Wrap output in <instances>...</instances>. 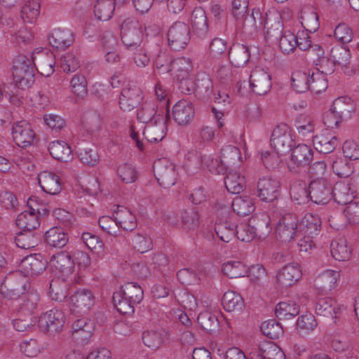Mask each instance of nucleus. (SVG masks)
Segmentation results:
<instances>
[{
	"label": "nucleus",
	"mask_w": 359,
	"mask_h": 359,
	"mask_svg": "<svg viewBox=\"0 0 359 359\" xmlns=\"http://www.w3.org/2000/svg\"><path fill=\"white\" fill-rule=\"evenodd\" d=\"M45 241L50 246L61 248L67 245L68 236L62 228L55 226L46 232Z\"/></svg>",
	"instance_id": "58836bf2"
},
{
	"label": "nucleus",
	"mask_w": 359,
	"mask_h": 359,
	"mask_svg": "<svg viewBox=\"0 0 359 359\" xmlns=\"http://www.w3.org/2000/svg\"><path fill=\"white\" fill-rule=\"evenodd\" d=\"M29 285L27 278L20 272L7 276L1 285V294L6 298L16 299Z\"/></svg>",
	"instance_id": "20e7f679"
},
{
	"label": "nucleus",
	"mask_w": 359,
	"mask_h": 359,
	"mask_svg": "<svg viewBox=\"0 0 359 359\" xmlns=\"http://www.w3.org/2000/svg\"><path fill=\"white\" fill-rule=\"evenodd\" d=\"M298 226L296 215L288 213L283 215L276 226V237L283 242H290L294 239Z\"/></svg>",
	"instance_id": "2eb2a0df"
},
{
	"label": "nucleus",
	"mask_w": 359,
	"mask_h": 359,
	"mask_svg": "<svg viewBox=\"0 0 359 359\" xmlns=\"http://www.w3.org/2000/svg\"><path fill=\"white\" fill-rule=\"evenodd\" d=\"M302 277V271L297 264L285 266L276 276L277 282L283 287L294 285Z\"/></svg>",
	"instance_id": "4be33fe9"
},
{
	"label": "nucleus",
	"mask_w": 359,
	"mask_h": 359,
	"mask_svg": "<svg viewBox=\"0 0 359 359\" xmlns=\"http://www.w3.org/2000/svg\"><path fill=\"white\" fill-rule=\"evenodd\" d=\"M313 157L312 149L306 144H299L292 150L287 163V168L293 174L305 172L306 168L310 165Z\"/></svg>",
	"instance_id": "f03ea898"
},
{
	"label": "nucleus",
	"mask_w": 359,
	"mask_h": 359,
	"mask_svg": "<svg viewBox=\"0 0 359 359\" xmlns=\"http://www.w3.org/2000/svg\"><path fill=\"white\" fill-rule=\"evenodd\" d=\"M39 306V294L35 291H30L22 297V302L20 304V310L31 316Z\"/></svg>",
	"instance_id": "603ef678"
},
{
	"label": "nucleus",
	"mask_w": 359,
	"mask_h": 359,
	"mask_svg": "<svg viewBox=\"0 0 359 359\" xmlns=\"http://www.w3.org/2000/svg\"><path fill=\"white\" fill-rule=\"evenodd\" d=\"M12 135L15 144L25 148L34 143L35 134L29 123L22 121L13 126Z\"/></svg>",
	"instance_id": "dca6fc26"
},
{
	"label": "nucleus",
	"mask_w": 359,
	"mask_h": 359,
	"mask_svg": "<svg viewBox=\"0 0 359 359\" xmlns=\"http://www.w3.org/2000/svg\"><path fill=\"white\" fill-rule=\"evenodd\" d=\"M72 328L73 334L80 333L81 337L83 339L89 338L94 331L93 323L85 318L74 320Z\"/></svg>",
	"instance_id": "13d9d810"
},
{
	"label": "nucleus",
	"mask_w": 359,
	"mask_h": 359,
	"mask_svg": "<svg viewBox=\"0 0 359 359\" xmlns=\"http://www.w3.org/2000/svg\"><path fill=\"white\" fill-rule=\"evenodd\" d=\"M191 25L196 34L202 37L209 29L205 11L201 7L195 8L191 15Z\"/></svg>",
	"instance_id": "393cba45"
},
{
	"label": "nucleus",
	"mask_w": 359,
	"mask_h": 359,
	"mask_svg": "<svg viewBox=\"0 0 359 359\" xmlns=\"http://www.w3.org/2000/svg\"><path fill=\"white\" fill-rule=\"evenodd\" d=\"M280 182L271 177H264L257 182V197L264 202L271 203L280 195Z\"/></svg>",
	"instance_id": "f8f14e48"
},
{
	"label": "nucleus",
	"mask_w": 359,
	"mask_h": 359,
	"mask_svg": "<svg viewBox=\"0 0 359 359\" xmlns=\"http://www.w3.org/2000/svg\"><path fill=\"white\" fill-rule=\"evenodd\" d=\"M224 275L230 278L243 277L248 271L245 265L241 262H229L222 266Z\"/></svg>",
	"instance_id": "680f3d73"
},
{
	"label": "nucleus",
	"mask_w": 359,
	"mask_h": 359,
	"mask_svg": "<svg viewBox=\"0 0 359 359\" xmlns=\"http://www.w3.org/2000/svg\"><path fill=\"white\" fill-rule=\"evenodd\" d=\"M258 356L262 359H285L281 348L271 341H265L259 345Z\"/></svg>",
	"instance_id": "a18cd8bd"
},
{
	"label": "nucleus",
	"mask_w": 359,
	"mask_h": 359,
	"mask_svg": "<svg viewBox=\"0 0 359 359\" xmlns=\"http://www.w3.org/2000/svg\"><path fill=\"white\" fill-rule=\"evenodd\" d=\"M333 189L326 179H316L309 185V199L318 204H327L332 198Z\"/></svg>",
	"instance_id": "1a4fd4ad"
},
{
	"label": "nucleus",
	"mask_w": 359,
	"mask_h": 359,
	"mask_svg": "<svg viewBox=\"0 0 359 359\" xmlns=\"http://www.w3.org/2000/svg\"><path fill=\"white\" fill-rule=\"evenodd\" d=\"M249 223L255 231L256 236L259 238H264L270 233V218L266 214L252 217L249 219Z\"/></svg>",
	"instance_id": "a19ab883"
},
{
	"label": "nucleus",
	"mask_w": 359,
	"mask_h": 359,
	"mask_svg": "<svg viewBox=\"0 0 359 359\" xmlns=\"http://www.w3.org/2000/svg\"><path fill=\"white\" fill-rule=\"evenodd\" d=\"M330 57L335 65L346 67L348 64L351 55L348 48L344 46H335L331 49Z\"/></svg>",
	"instance_id": "774afa93"
},
{
	"label": "nucleus",
	"mask_w": 359,
	"mask_h": 359,
	"mask_svg": "<svg viewBox=\"0 0 359 359\" xmlns=\"http://www.w3.org/2000/svg\"><path fill=\"white\" fill-rule=\"evenodd\" d=\"M167 36L170 47L179 51L185 48L190 41V29L187 24L176 22L169 28Z\"/></svg>",
	"instance_id": "0eeeda50"
},
{
	"label": "nucleus",
	"mask_w": 359,
	"mask_h": 359,
	"mask_svg": "<svg viewBox=\"0 0 359 359\" xmlns=\"http://www.w3.org/2000/svg\"><path fill=\"white\" fill-rule=\"evenodd\" d=\"M121 292L123 294V297L128 298L132 304L137 305L143 299V289L137 283L128 282L125 283L122 285Z\"/></svg>",
	"instance_id": "8fccbe9b"
},
{
	"label": "nucleus",
	"mask_w": 359,
	"mask_h": 359,
	"mask_svg": "<svg viewBox=\"0 0 359 359\" xmlns=\"http://www.w3.org/2000/svg\"><path fill=\"white\" fill-rule=\"evenodd\" d=\"M94 6V13L97 20H109L113 15L115 3L113 0H96Z\"/></svg>",
	"instance_id": "de8ad7c7"
},
{
	"label": "nucleus",
	"mask_w": 359,
	"mask_h": 359,
	"mask_svg": "<svg viewBox=\"0 0 359 359\" xmlns=\"http://www.w3.org/2000/svg\"><path fill=\"white\" fill-rule=\"evenodd\" d=\"M154 175L159 185L165 189L174 185L177 180L175 166L165 158H160L154 163Z\"/></svg>",
	"instance_id": "423d86ee"
},
{
	"label": "nucleus",
	"mask_w": 359,
	"mask_h": 359,
	"mask_svg": "<svg viewBox=\"0 0 359 359\" xmlns=\"http://www.w3.org/2000/svg\"><path fill=\"white\" fill-rule=\"evenodd\" d=\"M241 151L235 146L227 145L221 149L220 163L225 168V174L228 169L233 167L240 163Z\"/></svg>",
	"instance_id": "7c9ffc66"
},
{
	"label": "nucleus",
	"mask_w": 359,
	"mask_h": 359,
	"mask_svg": "<svg viewBox=\"0 0 359 359\" xmlns=\"http://www.w3.org/2000/svg\"><path fill=\"white\" fill-rule=\"evenodd\" d=\"M251 15L255 17L253 19L257 28L263 26L266 34L273 36L282 32L283 23L280 16L278 13L273 15L265 13L263 15L259 8H253Z\"/></svg>",
	"instance_id": "6e6552de"
},
{
	"label": "nucleus",
	"mask_w": 359,
	"mask_h": 359,
	"mask_svg": "<svg viewBox=\"0 0 359 359\" xmlns=\"http://www.w3.org/2000/svg\"><path fill=\"white\" fill-rule=\"evenodd\" d=\"M260 329L262 333L270 339H278L283 333L281 325L273 319L262 323Z\"/></svg>",
	"instance_id": "69168bd1"
},
{
	"label": "nucleus",
	"mask_w": 359,
	"mask_h": 359,
	"mask_svg": "<svg viewBox=\"0 0 359 359\" xmlns=\"http://www.w3.org/2000/svg\"><path fill=\"white\" fill-rule=\"evenodd\" d=\"M79 156L84 164L93 166L99 161V156L94 145H86L79 149Z\"/></svg>",
	"instance_id": "e2e57ef3"
},
{
	"label": "nucleus",
	"mask_w": 359,
	"mask_h": 359,
	"mask_svg": "<svg viewBox=\"0 0 359 359\" xmlns=\"http://www.w3.org/2000/svg\"><path fill=\"white\" fill-rule=\"evenodd\" d=\"M248 47L241 43H233L229 50L230 62L236 67H243L250 59Z\"/></svg>",
	"instance_id": "bb28decb"
},
{
	"label": "nucleus",
	"mask_w": 359,
	"mask_h": 359,
	"mask_svg": "<svg viewBox=\"0 0 359 359\" xmlns=\"http://www.w3.org/2000/svg\"><path fill=\"white\" fill-rule=\"evenodd\" d=\"M313 143L318 152L330 154L335 149L339 144V140L334 135L323 133L313 137Z\"/></svg>",
	"instance_id": "c85d7f7f"
},
{
	"label": "nucleus",
	"mask_w": 359,
	"mask_h": 359,
	"mask_svg": "<svg viewBox=\"0 0 359 359\" xmlns=\"http://www.w3.org/2000/svg\"><path fill=\"white\" fill-rule=\"evenodd\" d=\"M320 218L313 213H306L299 224L301 231L309 236H317L320 232Z\"/></svg>",
	"instance_id": "2f4dec72"
},
{
	"label": "nucleus",
	"mask_w": 359,
	"mask_h": 359,
	"mask_svg": "<svg viewBox=\"0 0 359 359\" xmlns=\"http://www.w3.org/2000/svg\"><path fill=\"white\" fill-rule=\"evenodd\" d=\"M142 90L136 86L128 85L121 92L118 104L120 108L126 112L135 109L143 100Z\"/></svg>",
	"instance_id": "9d476101"
},
{
	"label": "nucleus",
	"mask_w": 359,
	"mask_h": 359,
	"mask_svg": "<svg viewBox=\"0 0 359 359\" xmlns=\"http://www.w3.org/2000/svg\"><path fill=\"white\" fill-rule=\"evenodd\" d=\"M233 212L241 217L249 215L255 209L253 199L250 196H237L231 203Z\"/></svg>",
	"instance_id": "e433bc0d"
},
{
	"label": "nucleus",
	"mask_w": 359,
	"mask_h": 359,
	"mask_svg": "<svg viewBox=\"0 0 359 359\" xmlns=\"http://www.w3.org/2000/svg\"><path fill=\"white\" fill-rule=\"evenodd\" d=\"M95 304V297L89 290H78L71 297L69 309L72 313L84 315Z\"/></svg>",
	"instance_id": "9b49d317"
},
{
	"label": "nucleus",
	"mask_w": 359,
	"mask_h": 359,
	"mask_svg": "<svg viewBox=\"0 0 359 359\" xmlns=\"http://www.w3.org/2000/svg\"><path fill=\"white\" fill-rule=\"evenodd\" d=\"M49 43L58 50H65L73 42L72 34L70 30L55 29L48 36Z\"/></svg>",
	"instance_id": "c756f323"
},
{
	"label": "nucleus",
	"mask_w": 359,
	"mask_h": 359,
	"mask_svg": "<svg viewBox=\"0 0 359 359\" xmlns=\"http://www.w3.org/2000/svg\"><path fill=\"white\" fill-rule=\"evenodd\" d=\"M224 184L229 192L236 194L243 190L245 180L244 177L236 171H229L225 177Z\"/></svg>",
	"instance_id": "49530a36"
},
{
	"label": "nucleus",
	"mask_w": 359,
	"mask_h": 359,
	"mask_svg": "<svg viewBox=\"0 0 359 359\" xmlns=\"http://www.w3.org/2000/svg\"><path fill=\"white\" fill-rule=\"evenodd\" d=\"M299 19L302 27L309 32H315L320 27L318 13L312 6H304L301 11Z\"/></svg>",
	"instance_id": "a878e982"
},
{
	"label": "nucleus",
	"mask_w": 359,
	"mask_h": 359,
	"mask_svg": "<svg viewBox=\"0 0 359 359\" xmlns=\"http://www.w3.org/2000/svg\"><path fill=\"white\" fill-rule=\"evenodd\" d=\"M332 108L344 121L351 117L355 110V104L350 97H341L334 101Z\"/></svg>",
	"instance_id": "ea45409f"
},
{
	"label": "nucleus",
	"mask_w": 359,
	"mask_h": 359,
	"mask_svg": "<svg viewBox=\"0 0 359 359\" xmlns=\"http://www.w3.org/2000/svg\"><path fill=\"white\" fill-rule=\"evenodd\" d=\"M339 278V271L331 269L326 270L315 280V285L322 292H327L336 287Z\"/></svg>",
	"instance_id": "cd10ccee"
},
{
	"label": "nucleus",
	"mask_w": 359,
	"mask_h": 359,
	"mask_svg": "<svg viewBox=\"0 0 359 359\" xmlns=\"http://www.w3.org/2000/svg\"><path fill=\"white\" fill-rule=\"evenodd\" d=\"M236 225L229 220L216 222L215 231L220 240L229 243L236 236Z\"/></svg>",
	"instance_id": "c03bdc74"
},
{
	"label": "nucleus",
	"mask_w": 359,
	"mask_h": 359,
	"mask_svg": "<svg viewBox=\"0 0 359 359\" xmlns=\"http://www.w3.org/2000/svg\"><path fill=\"white\" fill-rule=\"evenodd\" d=\"M222 304L228 312L239 311L243 306V300L239 294L233 291H227L223 295Z\"/></svg>",
	"instance_id": "864d4df0"
},
{
	"label": "nucleus",
	"mask_w": 359,
	"mask_h": 359,
	"mask_svg": "<svg viewBox=\"0 0 359 359\" xmlns=\"http://www.w3.org/2000/svg\"><path fill=\"white\" fill-rule=\"evenodd\" d=\"M50 154L55 159L67 162L72 158V149L69 145L64 141H53L48 147Z\"/></svg>",
	"instance_id": "72a5a7b5"
},
{
	"label": "nucleus",
	"mask_w": 359,
	"mask_h": 359,
	"mask_svg": "<svg viewBox=\"0 0 359 359\" xmlns=\"http://www.w3.org/2000/svg\"><path fill=\"white\" fill-rule=\"evenodd\" d=\"M194 114L192 104L186 100H180L172 107V116L179 126L189 124L193 120Z\"/></svg>",
	"instance_id": "a211bd4d"
},
{
	"label": "nucleus",
	"mask_w": 359,
	"mask_h": 359,
	"mask_svg": "<svg viewBox=\"0 0 359 359\" xmlns=\"http://www.w3.org/2000/svg\"><path fill=\"white\" fill-rule=\"evenodd\" d=\"M299 313V306L294 302H280L275 309V314L280 320L290 319Z\"/></svg>",
	"instance_id": "6e6d98bb"
},
{
	"label": "nucleus",
	"mask_w": 359,
	"mask_h": 359,
	"mask_svg": "<svg viewBox=\"0 0 359 359\" xmlns=\"http://www.w3.org/2000/svg\"><path fill=\"white\" fill-rule=\"evenodd\" d=\"M50 262L55 269L64 273H71L74 266L72 257L67 252H60L53 255Z\"/></svg>",
	"instance_id": "37998d69"
},
{
	"label": "nucleus",
	"mask_w": 359,
	"mask_h": 359,
	"mask_svg": "<svg viewBox=\"0 0 359 359\" xmlns=\"http://www.w3.org/2000/svg\"><path fill=\"white\" fill-rule=\"evenodd\" d=\"M196 92L203 98H212L213 95V83L208 74L198 73L196 79Z\"/></svg>",
	"instance_id": "79ce46f5"
},
{
	"label": "nucleus",
	"mask_w": 359,
	"mask_h": 359,
	"mask_svg": "<svg viewBox=\"0 0 359 359\" xmlns=\"http://www.w3.org/2000/svg\"><path fill=\"white\" fill-rule=\"evenodd\" d=\"M156 112L155 103L152 101H145L137 110V118L140 122L147 124L155 116Z\"/></svg>",
	"instance_id": "338daca9"
},
{
	"label": "nucleus",
	"mask_w": 359,
	"mask_h": 359,
	"mask_svg": "<svg viewBox=\"0 0 359 359\" xmlns=\"http://www.w3.org/2000/svg\"><path fill=\"white\" fill-rule=\"evenodd\" d=\"M271 144L278 155H285L291 151L293 140L287 124L280 123L273 129Z\"/></svg>",
	"instance_id": "39448f33"
},
{
	"label": "nucleus",
	"mask_w": 359,
	"mask_h": 359,
	"mask_svg": "<svg viewBox=\"0 0 359 359\" xmlns=\"http://www.w3.org/2000/svg\"><path fill=\"white\" fill-rule=\"evenodd\" d=\"M115 214L116 223L123 230L133 231L137 227L136 217L127 208L118 205Z\"/></svg>",
	"instance_id": "473e14b6"
},
{
	"label": "nucleus",
	"mask_w": 359,
	"mask_h": 359,
	"mask_svg": "<svg viewBox=\"0 0 359 359\" xmlns=\"http://www.w3.org/2000/svg\"><path fill=\"white\" fill-rule=\"evenodd\" d=\"M330 252L332 257L339 262H345L350 259L351 250L344 238H339L332 242Z\"/></svg>",
	"instance_id": "4c0bfd02"
},
{
	"label": "nucleus",
	"mask_w": 359,
	"mask_h": 359,
	"mask_svg": "<svg viewBox=\"0 0 359 359\" xmlns=\"http://www.w3.org/2000/svg\"><path fill=\"white\" fill-rule=\"evenodd\" d=\"M13 76L18 88H30L34 82V69L32 58L24 55L16 56L13 62Z\"/></svg>",
	"instance_id": "f257e3e1"
},
{
	"label": "nucleus",
	"mask_w": 359,
	"mask_h": 359,
	"mask_svg": "<svg viewBox=\"0 0 359 359\" xmlns=\"http://www.w3.org/2000/svg\"><path fill=\"white\" fill-rule=\"evenodd\" d=\"M310 72L302 71L293 72L291 76L292 86L297 93H304L309 88Z\"/></svg>",
	"instance_id": "4d7b16f0"
},
{
	"label": "nucleus",
	"mask_w": 359,
	"mask_h": 359,
	"mask_svg": "<svg viewBox=\"0 0 359 359\" xmlns=\"http://www.w3.org/2000/svg\"><path fill=\"white\" fill-rule=\"evenodd\" d=\"M191 60L187 57H178L172 60V71H175L176 78H184L192 71Z\"/></svg>",
	"instance_id": "052dcab7"
},
{
	"label": "nucleus",
	"mask_w": 359,
	"mask_h": 359,
	"mask_svg": "<svg viewBox=\"0 0 359 359\" xmlns=\"http://www.w3.org/2000/svg\"><path fill=\"white\" fill-rule=\"evenodd\" d=\"M38 182L42 190L50 195H57L62 190L60 177L53 172H41L39 174Z\"/></svg>",
	"instance_id": "aec40b11"
},
{
	"label": "nucleus",
	"mask_w": 359,
	"mask_h": 359,
	"mask_svg": "<svg viewBox=\"0 0 359 359\" xmlns=\"http://www.w3.org/2000/svg\"><path fill=\"white\" fill-rule=\"evenodd\" d=\"M47 262L41 254L30 255L21 260L20 267L24 276H37L46 268Z\"/></svg>",
	"instance_id": "f3484780"
},
{
	"label": "nucleus",
	"mask_w": 359,
	"mask_h": 359,
	"mask_svg": "<svg viewBox=\"0 0 359 359\" xmlns=\"http://www.w3.org/2000/svg\"><path fill=\"white\" fill-rule=\"evenodd\" d=\"M332 189V198L338 204L347 205L355 198V191L348 182H337Z\"/></svg>",
	"instance_id": "412c9836"
},
{
	"label": "nucleus",
	"mask_w": 359,
	"mask_h": 359,
	"mask_svg": "<svg viewBox=\"0 0 359 359\" xmlns=\"http://www.w3.org/2000/svg\"><path fill=\"white\" fill-rule=\"evenodd\" d=\"M65 320V316L62 311L53 309L41 316L39 326L43 332L55 333L62 330Z\"/></svg>",
	"instance_id": "ddd939ff"
},
{
	"label": "nucleus",
	"mask_w": 359,
	"mask_h": 359,
	"mask_svg": "<svg viewBox=\"0 0 359 359\" xmlns=\"http://www.w3.org/2000/svg\"><path fill=\"white\" fill-rule=\"evenodd\" d=\"M163 333L156 330H148L143 332L142 341L145 346L153 349H158L163 343Z\"/></svg>",
	"instance_id": "0e129e2a"
},
{
	"label": "nucleus",
	"mask_w": 359,
	"mask_h": 359,
	"mask_svg": "<svg viewBox=\"0 0 359 359\" xmlns=\"http://www.w3.org/2000/svg\"><path fill=\"white\" fill-rule=\"evenodd\" d=\"M41 241V233L33 231L22 230L17 233L15 242L18 248L31 249L38 245Z\"/></svg>",
	"instance_id": "f704fd0d"
},
{
	"label": "nucleus",
	"mask_w": 359,
	"mask_h": 359,
	"mask_svg": "<svg viewBox=\"0 0 359 359\" xmlns=\"http://www.w3.org/2000/svg\"><path fill=\"white\" fill-rule=\"evenodd\" d=\"M39 0L26 2L21 8L20 16L25 23H33L39 15Z\"/></svg>",
	"instance_id": "3c124183"
},
{
	"label": "nucleus",
	"mask_w": 359,
	"mask_h": 359,
	"mask_svg": "<svg viewBox=\"0 0 359 359\" xmlns=\"http://www.w3.org/2000/svg\"><path fill=\"white\" fill-rule=\"evenodd\" d=\"M166 124L163 118L147 123L143 130V135L149 142L161 141L166 135Z\"/></svg>",
	"instance_id": "5701e85b"
},
{
	"label": "nucleus",
	"mask_w": 359,
	"mask_h": 359,
	"mask_svg": "<svg viewBox=\"0 0 359 359\" xmlns=\"http://www.w3.org/2000/svg\"><path fill=\"white\" fill-rule=\"evenodd\" d=\"M342 307L334 299L326 297L318 300L316 306V312L318 316L336 319Z\"/></svg>",
	"instance_id": "b1692460"
},
{
	"label": "nucleus",
	"mask_w": 359,
	"mask_h": 359,
	"mask_svg": "<svg viewBox=\"0 0 359 359\" xmlns=\"http://www.w3.org/2000/svg\"><path fill=\"white\" fill-rule=\"evenodd\" d=\"M34 69L41 75L49 76L54 72L55 60L51 53L40 51L32 57Z\"/></svg>",
	"instance_id": "6ab92c4d"
},
{
	"label": "nucleus",
	"mask_w": 359,
	"mask_h": 359,
	"mask_svg": "<svg viewBox=\"0 0 359 359\" xmlns=\"http://www.w3.org/2000/svg\"><path fill=\"white\" fill-rule=\"evenodd\" d=\"M112 301L117 311L122 314L130 315L134 313L135 304H132L128 298L123 297L121 292H116L112 297Z\"/></svg>",
	"instance_id": "5fc2aeb1"
},
{
	"label": "nucleus",
	"mask_w": 359,
	"mask_h": 359,
	"mask_svg": "<svg viewBox=\"0 0 359 359\" xmlns=\"http://www.w3.org/2000/svg\"><path fill=\"white\" fill-rule=\"evenodd\" d=\"M198 323L208 332L216 331L219 327L217 317L209 311L201 312L197 318Z\"/></svg>",
	"instance_id": "bf43d9fd"
},
{
	"label": "nucleus",
	"mask_w": 359,
	"mask_h": 359,
	"mask_svg": "<svg viewBox=\"0 0 359 359\" xmlns=\"http://www.w3.org/2000/svg\"><path fill=\"white\" fill-rule=\"evenodd\" d=\"M16 224L22 230L34 231L40 225L38 216L34 212L24 211L16 219Z\"/></svg>",
	"instance_id": "09e8293b"
},
{
	"label": "nucleus",
	"mask_w": 359,
	"mask_h": 359,
	"mask_svg": "<svg viewBox=\"0 0 359 359\" xmlns=\"http://www.w3.org/2000/svg\"><path fill=\"white\" fill-rule=\"evenodd\" d=\"M250 86L255 93L259 95H265L271 88V75L266 69L256 67L251 72Z\"/></svg>",
	"instance_id": "4468645a"
},
{
	"label": "nucleus",
	"mask_w": 359,
	"mask_h": 359,
	"mask_svg": "<svg viewBox=\"0 0 359 359\" xmlns=\"http://www.w3.org/2000/svg\"><path fill=\"white\" fill-rule=\"evenodd\" d=\"M121 37L123 43L130 49H136L142 43L143 32L140 22L135 18L125 20L121 26Z\"/></svg>",
	"instance_id": "7ed1b4c3"
},
{
	"label": "nucleus",
	"mask_w": 359,
	"mask_h": 359,
	"mask_svg": "<svg viewBox=\"0 0 359 359\" xmlns=\"http://www.w3.org/2000/svg\"><path fill=\"white\" fill-rule=\"evenodd\" d=\"M290 194L291 198L298 204L305 203L309 201V187L305 181L294 179L290 183Z\"/></svg>",
	"instance_id": "c9c22d12"
}]
</instances>
